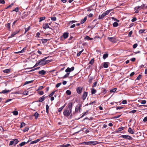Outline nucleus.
<instances>
[{"instance_id": "1", "label": "nucleus", "mask_w": 147, "mask_h": 147, "mask_svg": "<svg viewBox=\"0 0 147 147\" xmlns=\"http://www.w3.org/2000/svg\"><path fill=\"white\" fill-rule=\"evenodd\" d=\"M73 104L72 102L68 103V106L66 107L63 112L64 115L66 117H68L72 112Z\"/></svg>"}, {"instance_id": "2", "label": "nucleus", "mask_w": 147, "mask_h": 147, "mask_svg": "<svg viewBox=\"0 0 147 147\" xmlns=\"http://www.w3.org/2000/svg\"><path fill=\"white\" fill-rule=\"evenodd\" d=\"M81 105L80 104H78L75 107V111L71 113L70 116V118H71L74 116L76 115L78 112H80L81 110Z\"/></svg>"}, {"instance_id": "3", "label": "nucleus", "mask_w": 147, "mask_h": 147, "mask_svg": "<svg viewBox=\"0 0 147 147\" xmlns=\"http://www.w3.org/2000/svg\"><path fill=\"white\" fill-rule=\"evenodd\" d=\"M74 66L71 67V68L68 67L65 70V71L67 73L62 78L64 79L68 77L70 74L69 72L74 71Z\"/></svg>"}, {"instance_id": "4", "label": "nucleus", "mask_w": 147, "mask_h": 147, "mask_svg": "<svg viewBox=\"0 0 147 147\" xmlns=\"http://www.w3.org/2000/svg\"><path fill=\"white\" fill-rule=\"evenodd\" d=\"M120 137L124 139L128 140H133V139L132 137L129 135H122L120 136Z\"/></svg>"}, {"instance_id": "5", "label": "nucleus", "mask_w": 147, "mask_h": 147, "mask_svg": "<svg viewBox=\"0 0 147 147\" xmlns=\"http://www.w3.org/2000/svg\"><path fill=\"white\" fill-rule=\"evenodd\" d=\"M20 30L19 29L16 30L15 31L12 33L11 36L9 37V38L14 37L16 34L20 32Z\"/></svg>"}, {"instance_id": "6", "label": "nucleus", "mask_w": 147, "mask_h": 147, "mask_svg": "<svg viewBox=\"0 0 147 147\" xmlns=\"http://www.w3.org/2000/svg\"><path fill=\"white\" fill-rule=\"evenodd\" d=\"M83 87L81 86H79L77 88L76 90L77 92L79 94H81L82 92Z\"/></svg>"}, {"instance_id": "7", "label": "nucleus", "mask_w": 147, "mask_h": 147, "mask_svg": "<svg viewBox=\"0 0 147 147\" xmlns=\"http://www.w3.org/2000/svg\"><path fill=\"white\" fill-rule=\"evenodd\" d=\"M88 95V93L87 92H85L83 93L82 95V99L84 100L86 99Z\"/></svg>"}, {"instance_id": "8", "label": "nucleus", "mask_w": 147, "mask_h": 147, "mask_svg": "<svg viewBox=\"0 0 147 147\" xmlns=\"http://www.w3.org/2000/svg\"><path fill=\"white\" fill-rule=\"evenodd\" d=\"M40 60V61H38V65H40L42 66L45 65V64H44L45 61L42 59H41Z\"/></svg>"}, {"instance_id": "9", "label": "nucleus", "mask_w": 147, "mask_h": 147, "mask_svg": "<svg viewBox=\"0 0 147 147\" xmlns=\"http://www.w3.org/2000/svg\"><path fill=\"white\" fill-rule=\"evenodd\" d=\"M42 27L44 29H46L47 28H49L51 29L52 28L50 27L49 26L48 24L47 23L44 24H43Z\"/></svg>"}, {"instance_id": "10", "label": "nucleus", "mask_w": 147, "mask_h": 147, "mask_svg": "<svg viewBox=\"0 0 147 147\" xmlns=\"http://www.w3.org/2000/svg\"><path fill=\"white\" fill-rule=\"evenodd\" d=\"M108 39L109 40L113 42H115V38L114 37H108Z\"/></svg>"}, {"instance_id": "11", "label": "nucleus", "mask_w": 147, "mask_h": 147, "mask_svg": "<svg viewBox=\"0 0 147 147\" xmlns=\"http://www.w3.org/2000/svg\"><path fill=\"white\" fill-rule=\"evenodd\" d=\"M47 96H45V95H43L42 97H40L39 98L38 102H42L44 100Z\"/></svg>"}, {"instance_id": "12", "label": "nucleus", "mask_w": 147, "mask_h": 147, "mask_svg": "<svg viewBox=\"0 0 147 147\" xmlns=\"http://www.w3.org/2000/svg\"><path fill=\"white\" fill-rule=\"evenodd\" d=\"M69 33L67 32H64L63 34V36L65 39L67 38L69 36Z\"/></svg>"}, {"instance_id": "13", "label": "nucleus", "mask_w": 147, "mask_h": 147, "mask_svg": "<svg viewBox=\"0 0 147 147\" xmlns=\"http://www.w3.org/2000/svg\"><path fill=\"white\" fill-rule=\"evenodd\" d=\"M31 140H30V139L29 140L26 142H23L21 143H20L19 145L20 146H22L28 143L30 141H31Z\"/></svg>"}, {"instance_id": "14", "label": "nucleus", "mask_w": 147, "mask_h": 147, "mask_svg": "<svg viewBox=\"0 0 147 147\" xmlns=\"http://www.w3.org/2000/svg\"><path fill=\"white\" fill-rule=\"evenodd\" d=\"M124 128V127H121L119 128L117 130H116L115 132L116 133H119L121 131L123 130Z\"/></svg>"}, {"instance_id": "15", "label": "nucleus", "mask_w": 147, "mask_h": 147, "mask_svg": "<svg viewBox=\"0 0 147 147\" xmlns=\"http://www.w3.org/2000/svg\"><path fill=\"white\" fill-rule=\"evenodd\" d=\"M134 130L132 129L131 127H129L128 129V131L131 134H133L134 133Z\"/></svg>"}, {"instance_id": "16", "label": "nucleus", "mask_w": 147, "mask_h": 147, "mask_svg": "<svg viewBox=\"0 0 147 147\" xmlns=\"http://www.w3.org/2000/svg\"><path fill=\"white\" fill-rule=\"evenodd\" d=\"M46 71L44 70L40 71L38 72V74L42 75H44L46 73Z\"/></svg>"}, {"instance_id": "17", "label": "nucleus", "mask_w": 147, "mask_h": 147, "mask_svg": "<svg viewBox=\"0 0 147 147\" xmlns=\"http://www.w3.org/2000/svg\"><path fill=\"white\" fill-rule=\"evenodd\" d=\"M26 49V47H24L21 51H18V52H15V53L16 54H18L19 53H23L25 51Z\"/></svg>"}, {"instance_id": "18", "label": "nucleus", "mask_w": 147, "mask_h": 147, "mask_svg": "<svg viewBox=\"0 0 147 147\" xmlns=\"http://www.w3.org/2000/svg\"><path fill=\"white\" fill-rule=\"evenodd\" d=\"M90 145L92 144L95 145L98 144V142L96 141H89Z\"/></svg>"}, {"instance_id": "19", "label": "nucleus", "mask_w": 147, "mask_h": 147, "mask_svg": "<svg viewBox=\"0 0 147 147\" xmlns=\"http://www.w3.org/2000/svg\"><path fill=\"white\" fill-rule=\"evenodd\" d=\"M105 16V14L104 13L101 15H99V16L98 19L100 20L102 19Z\"/></svg>"}, {"instance_id": "20", "label": "nucleus", "mask_w": 147, "mask_h": 147, "mask_svg": "<svg viewBox=\"0 0 147 147\" xmlns=\"http://www.w3.org/2000/svg\"><path fill=\"white\" fill-rule=\"evenodd\" d=\"M40 140V139H38L35 140H34V141H32L30 142V144H33L37 143V142H38Z\"/></svg>"}, {"instance_id": "21", "label": "nucleus", "mask_w": 147, "mask_h": 147, "mask_svg": "<svg viewBox=\"0 0 147 147\" xmlns=\"http://www.w3.org/2000/svg\"><path fill=\"white\" fill-rule=\"evenodd\" d=\"M87 19V17L86 16L83 19H82L80 22L81 24H83L86 21Z\"/></svg>"}, {"instance_id": "22", "label": "nucleus", "mask_w": 147, "mask_h": 147, "mask_svg": "<svg viewBox=\"0 0 147 147\" xmlns=\"http://www.w3.org/2000/svg\"><path fill=\"white\" fill-rule=\"evenodd\" d=\"M91 93L92 94H95L96 92V90L93 88H91Z\"/></svg>"}, {"instance_id": "23", "label": "nucleus", "mask_w": 147, "mask_h": 147, "mask_svg": "<svg viewBox=\"0 0 147 147\" xmlns=\"http://www.w3.org/2000/svg\"><path fill=\"white\" fill-rule=\"evenodd\" d=\"M11 90H3L1 92H0V94H5V93H8L10 92Z\"/></svg>"}, {"instance_id": "24", "label": "nucleus", "mask_w": 147, "mask_h": 147, "mask_svg": "<svg viewBox=\"0 0 147 147\" xmlns=\"http://www.w3.org/2000/svg\"><path fill=\"white\" fill-rule=\"evenodd\" d=\"M39 115V114L37 112H35L34 113L33 116L35 117V118L36 119L38 118V117Z\"/></svg>"}, {"instance_id": "25", "label": "nucleus", "mask_w": 147, "mask_h": 147, "mask_svg": "<svg viewBox=\"0 0 147 147\" xmlns=\"http://www.w3.org/2000/svg\"><path fill=\"white\" fill-rule=\"evenodd\" d=\"M11 69H6L4 70L3 71L4 73H7L10 72Z\"/></svg>"}, {"instance_id": "26", "label": "nucleus", "mask_w": 147, "mask_h": 147, "mask_svg": "<svg viewBox=\"0 0 147 147\" xmlns=\"http://www.w3.org/2000/svg\"><path fill=\"white\" fill-rule=\"evenodd\" d=\"M49 39H42L41 40V41L42 43H45L47 42L48 40H49Z\"/></svg>"}, {"instance_id": "27", "label": "nucleus", "mask_w": 147, "mask_h": 147, "mask_svg": "<svg viewBox=\"0 0 147 147\" xmlns=\"http://www.w3.org/2000/svg\"><path fill=\"white\" fill-rule=\"evenodd\" d=\"M5 26L8 28V30H10V23H7L5 25Z\"/></svg>"}, {"instance_id": "28", "label": "nucleus", "mask_w": 147, "mask_h": 147, "mask_svg": "<svg viewBox=\"0 0 147 147\" xmlns=\"http://www.w3.org/2000/svg\"><path fill=\"white\" fill-rule=\"evenodd\" d=\"M70 145L69 144H63L60 146V147H67L70 146Z\"/></svg>"}, {"instance_id": "29", "label": "nucleus", "mask_w": 147, "mask_h": 147, "mask_svg": "<svg viewBox=\"0 0 147 147\" xmlns=\"http://www.w3.org/2000/svg\"><path fill=\"white\" fill-rule=\"evenodd\" d=\"M13 142L14 146H15V145L19 142V141L18 139H15L13 140Z\"/></svg>"}, {"instance_id": "30", "label": "nucleus", "mask_w": 147, "mask_h": 147, "mask_svg": "<svg viewBox=\"0 0 147 147\" xmlns=\"http://www.w3.org/2000/svg\"><path fill=\"white\" fill-rule=\"evenodd\" d=\"M103 67L105 68H107L108 67L109 65L107 63V62H104L103 63Z\"/></svg>"}, {"instance_id": "31", "label": "nucleus", "mask_w": 147, "mask_h": 147, "mask_svg": "<svg viewBox=\"0 0 147 147\" xmlns=\"http://www.w3.org/2000/svg\"><path fill=\"white\" fill-rule=\"evenodd\" d=\"M46 112L47 114H49V106L48 105H46Z\"/></svg>"}, {"instance_id": "32", "label": "nucleus", "mask_w": 147, "mask_h": 147, "mask_svg": "<svg viewBox=\"0 0 147 147\" xmlns=\"http://www.w3.org/2000/svg\"><path fill=\"white\" fill-rule=\"evenodd\" d=\"M85 39L87 40H92L93 38H91L89 36H86L85 38Z\"/></svg>"}, {"instance_id": "33", "label": "nucleus", "mask_w": 147, "mask_h": 147, "mask_svg": "<svg viewBox=\"0 0 147 147\" xmlns=\"http://www.w3.org/2000/svg\"><path fill=\"white\" fill-rule=\"evenodd\" d=\"M108 55L109 54L107 53L105 54L103 56V58L104 59H105L108 57Z\"/></svg>"}, {"instance_id": "34", "label": "nucleus", "mask_w": 147, "mask_h": 147, "mask_svg": "<svg viewBox=\"0 0 147 147\" xmlns=\"http://www.w3.org/2000/svg\"><path fill=\"white\" fill-rule=\"evenodd\" d=\"M52 60H45V62L44 64H46L52 61Z\"/></svg>"}, {"instance_id": "35", "label": "nucleus", "mask_w": 147, "mask_h": 147, "mask_svg": "<svg viewBox=\"0 0 147 147\" xmlns=\"http://www.w3.org/2000/svg\"><path fill=\"white\" fill-rule=\"evenodd\" d=\"M30 28V26H29L27 28H25V32H24V34H25L27 32H28V30H29Z\"/></svg>"}, {"instance_id": "36", "label": "nucleus", "mask_w": 147, "mask_h": 147, "mask_svg": "<svg viewBox=\"0 0 147 147\" xmlns=\"http://www.w3.org/2000/svg\"><path fill=\"white\" fill-rule=\"evenodd\" d=\"M118 25V24L117 22H115L113 24V26L115 27H117Z\"/></svg>"}, {"instance_id": "37", "label": "nucleus", "mask_w": 147, "mask_h": 147, "mask_svg": "<svg viewBox=\"0 0 147 147\" xmlns=\"http://www.w3.org/2000/svg\"><path fill=\"white\" fill-rule=\"evenodd\" d=\"M13 115H17L18 114V111H15L13 112H12Z\"/></svg>"}, {"instance_id": "38", "label": "nucleus", "mask_w": 147, "mask_h": 147, "mask_svg": "<svg viewBox=\"0 0 147 147\" xmlns=\"http://www.w3.org/2000/svg\"><path fill=\"white\" fill-rule=\"evenodd\" d=\"M45 17H40V20H39V22H41L42 20H45Z\"/></svg>"}, {"instance_id": "39", "label": "nucleus", "mask_w": 147, "mask_h": 147, "mask_svg": "<svg viewBox=\"0 0 147 147\" xmlns=\"http://www.w3.org/2000/svg\"><path fill=\"white\" fill-rule=\"evenodd\" d=\"M94 59H92L89 62V63L91 65H93L94 62Z\"/></svg>"}, {"instance_id": "40", "label": "nucleus", "mask_w": 147, "mask_h": 147, "mask_svg": "<svg viewBox=\"0 0 147 147\" xmlns=\"http://www.w3.org/2000/svg\"><path fill=\"white\" fill-rule=\"evenodd\" d=\"M89 143H90L89 142H82L81 144H85V145H90Z\"/></svg>"}, {"instance_id": "41", "label": "nucleus", "mask_w": 147, "mask_h": 147, "mask_svg": "<svg viewBox=\"0 0 147 147\" xmlns=\"http://www.w3.org/2000/svg\"><path fill=\"white\" fill-rule=\"evenodd\" d=\"M56 91V90H55L53 91L49 95V97H52V96H53L55 93V92Z\"/></svg>"}, {"instance_id": "42", "label": "nucleus", "mask_w": 147, "mask_h": 147, "mask_svg": "<svg viewBox=\"0 0 147 147\" xmlns=\"http://www.w3.org/2000/svg\"><path fill=\"white\" fill-rule=\"evenodd\" d=\"M66 93L67 94L69 95H71V91L69 90H67L66 91Z\"/></svg>"}, {"instance_id": "43", "label": "nucleus", "mask_w": 147, "mask_h": 147, "mask_svg": "<svg viewBox=\"0 0 147 147\" xmlns=\"http://www.w3.org/2000/svg\"><path fill=\"white\" fill-rule=\"evenodd\" d=\"M102 89H103V90H102V93H103L104 94H105L107 92V90L105 88H102Z\"/></svg>"}, {"instance_id": "44", "label": "nucleus", "mask_w": 147, "mask_h": 147, "mask_svg": "<svg viewBox=\"0 0 147 147\" xmlns=\"http://www.w3.org/2000/svg\"><path fill=\"white\" fill-rule=\"evenodd\" d=\"M32 82H33V81H26V82H25V83L24 84V85H26V84H28L31 83Z\"/></svg>"}, {"instance_id": "45", "label": "nucleus", "mask_w": 147, "mask_h": 147, "mask_svg": "<svg viewBox=\"0 0 147 147\" xmlns=\"http://www.w3.org/2000/svg\"><path fill=\"white\" fill-rule=\"evenodd\" d=\"M28 13L26 14H24L22 16V18L24 19V18L28 16Z\"/></svg>"}, {"instance_id": "46", "label": "nucleus", "mask_w": 147, "mask_h": 147, "mask_svg": "<svg viewBox=\"0 0 147 147\" xmlns=\"http://www.w3.org/2000/svg\"><path fill=\"white\" fill-rule=\"evenodd\" d=\"M84 50L83 49L82 51H80L77 54V56L79 57L80 56L81 53H82Z\"/></svg>"}, {"instance_id": "47", "label": "nucleus", "mask_w": 147, "mask_h": 147, "mask_svg": "<svg viewBox=\"0 0 147 147\" xmlns=\"http://www.w3.org/2000/svg\"><path fill=\"white\" fill-rule=\"evenodd\" d=\"M117 90V88H115L113 89L112 90H110V92H115Z\"/></svg>"}, {"instance_id": "48", "label": "nucleus", "mask_w": 147, "mask_h": 147, "mask_svg": "<svg viewBox=\"0 0 147 147\" xmlns=\"http://www.w3.org/2000/svg\"><path fill=\"white\" fill-rule=\"evenodd\" d=\"M111 19L112 20H114V21H117V22H119V20H117V19L116 18H115L114 17H111Z\"/></svg>"}, {"instance_id": "49", "label": "nucleus", "mask_w": 147, "mask_h": 147, "mask_svg": "<svg viewBox=\"0 0 147 147\" xmlns=\"http://www.w3.org/2000/svg\"><path fill=\"white\" fill-rule=\"evenodd\" d=\"M25 125V124L24 122H22L21 123L20 125V128H22L23 126H24Z\"/></svg>"}, {"instance_id": "50", "label": "nucleus", "mask_w": 147, "mask_h": 147, "mask_svg": "<svg viewBox=\"0 0 147 147\" xmlns=\"http://www.w3.org/2000/svg\"><path fill=\"white\" fill-rule=\"evenodd\" d=\"M142 77V75H141L140 74L137 78L136 80H140Z\"/></svg>"}, {"instance_id": "51", "label": "nucleus", "mask_w": 147, "mask_h": 147, "mask_svg": "<svg viewBox=\"0 0 147 147\" xmlns=\"http://www.w3.org/2000/svg\"><path fill=\"white\" fill-rule=\"evenodd\" d=\"M145 31V30H140L139 31V33L140 34H142Z\"/></svg>"}, {"instance_id": "52", "label": "nucleus", "mask_w": 147, "mask_h": 147, "mask_svg": "<svg viewBox=\"0 0 147 147\" xmlns=\"http://www.w3.org/2000/svg\"><path fill=\"white\" fill-rule=\"evenodd\" d=\"M110 11V10H107L105 12H104L105 14V16L108 14Z\"/></svg>"}, {"instance_id": "53", "label": "nucleus", "mask_w": 147, "mask_h": 147, "mask_svg": "<svg viewBox=\"0 0 147 147\" xmlns=\"http://www.w3.org/2000/svg\"><path fill=\"white\" fill-rule=\"evenodd\" d=\"M77 21L75 20H72L69 21V24H72L76 22Z\"/></svg>"}, {"instance_id": "54", "label": "nucleus", "mask_w": 147, "mask_h": 147, "mask_svg": "<svg viewBox=\"0 0 147 147\" xmlns=\"http://www.w3.org/2000/svg\"><path fill=\"white\" fill-rule=\"evenodd\" d=\"M19 8L18 7H16L15 9L13 10V11H15L16 12H18L19 11Z\"/></svg>"}, {"instance_id": "55", "label": "nucleus", "mask_w": 147, "mask_h": 147, "mask_svg": "<svg viewBox=\"0 0 147 147\" xmlns=\"http://www.w3.org/2000/svg\"><path fill=\"white\" fill-rule=\"evenodd\" d=\"M29 130V128L27 127H26L25 129L23 130V131L24 132H25L28 131Z\"/></svg>"}, {"instance_id": "56", "label": "nucleus", "mask_w": 147, "mask_h": 147, "mask_svg": "<svg viewBox=\"0 0 147 147\" xmlns=\"http://www.w3.org/2000/svg\"><path fill=\"white\" fill-rule=\"evenodd\" d=\"M61 82L59 83H57L56 85V87L57 88L59 87L61 85Z\"/></svg>"}, {"instance_id": "57", "label": "nucleus", "mask_w": 147, "mask_h": 147, "mask_svg": "<svg viewBox=\"0 0 147 147\" xmlns=\"http://www.w3.org/2000/svg\"><path fill=\"white\" fill-rule=\"evenodd\" d=\"M13 144L14 145L13 140L11 141L10 142L9 144V146L12 145Z\"/></svg>"}, {"instance_id": "58", "label": "nucleus", "mask_w": 147, "mask_h": 147, "mask_svg": "<svg viewBox=\"0 0 147 147\" xmlns=\"http://www.w3.org/2000/svg\"><path fill=\"white\" fill-rule=\"evenodd\" d=\"M133 33V31H131L129 32L128 33V36L129 37H130L131 36V35Z\"/></svg>"}, {"instance_id": "59", "label": "nucleus", "mask_w": 147, "mask_h": 147, "mask_svg": "<svg viewBox=\"0 0 147 147\" xmlns=\"http://www.w3.org/2000/svg\"><path fill=\"white\" fill-rule=\"evenodd\" d=\"M28 92L27 91H24L23 92V94L24 95H27L28 94Z\"/></svg>"}, {"instance_id": "60", "label": "nucleus", "mask_w": 147, "mask_h": 147, "mask_svg": "<svg viewBox=\"0 0 147 147\" xmlns=\"http://www.w3.org/2000/svg\"><path fill=\"white\" fill-rule=\"evenodd\" d=\"M137 46H138L137 44L135 43L133 45V47L134 49H135L136 48V47H137Z\"/></svg>"}, {"instance_id": "61", "label": "nucleus", "mask_w": 147, "mask_h": 147, "mask_svg": "<svg viewBox=\"0 0 147 147\" xmlns=\"http://www.w3.org/2000/svg\"><path fill=\"white\" fill-rule=\"evenodd\" d=\"M44 88V87L43 86H40L38 88V89L37 90V91H38L39 90H41Z\"/></svg>"}, {"instance_id": "62", "label": "nucleus", "mask_w": 147, "mask_h": 147, "mask_svg": "<svg viewBox=\"0 0 147 147\" xmlns=\"http://www.w3.org/2000/svg\"><path fill=\"white\" fill-rule=\"evenodd\" d=\"M97 84V82H94L93 84V85L92 86V87L93 88L94 87H95L96 86Z\"/></svg>"}, {"instance_id": "63", "label": "nucleus", "mask_w": 147, "mask_h": 147, "mask_svg": "<svg viewBox=\"0 0 147 147\" xmlns=\"http://www.w3.org/2000/svg\"><path fill=\"white\" fill-rule=\"evenodd\" d=\"M38 93L40 95H43L44 94V92L43 91L38 92Z\"/></svg>"}, {"instance_id": "64", "label": "nucleus", "mask_w": 147, "mask_h": 147, "mask_svg": "<svg viewBox=\"0 0 147 147\" xmlns=\"http://www.w3.org/2000/svg\"><path fill=\"white\" fill-rule=\"evenodd\" d=\"M51 20L53 21H55L56 20V18L55 17H51Z\"/></svg>"}]
</instances>
